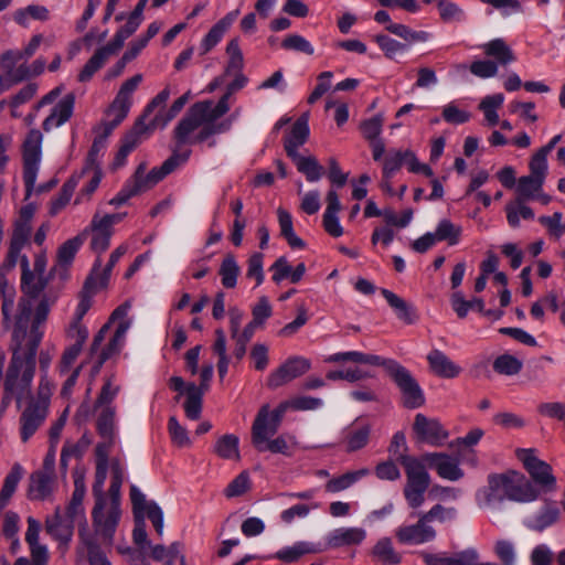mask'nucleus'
<instances>
[{"instance_id":"nucleus-1","label":"nucleus","mask_w":565,"mask_h":565,"mask_svg":"<svg viewBox=\"0 0 565 565\" xmlns=\"http://www.w3.org/2000/svg\"><path fill=\"white\" fill-rule=\"evenodd\" d=\"M50 312L47 299H41L35 307L33 320L31 319V303L22 300L19 306V315L12 330L10 349L12 355L3 375V394L1 398V412H4L12 401L18 406L30 396L36 367V352L43 338L42 324Z\"/></svg>"},{"instance_id":"nucleus-2","label":"nucleus","mask_w":565,"mask_h":565,"mask_svg":"<svg viewBox=\"0 0 565 565\" xmlns=\"http://www.w3.org/2000/svg\"><path fill=\"white\" fill-rule=\"evenodd\" d=\"M365 363L375 366H383L388 375L398 386L402 393L403 405L406 408L414 409L425 404L424 392L411 372L392 359H384L376 354H367L360 351H347L333 353L326 358V362H347Z\"/></svg>"},{"instance_id":"nucleus-3","label":"nucleus","mask_w":565,"mask_h":565,"mask_svg":"<svg viewBox=\"0 0 565 565\" xmlns=\"http://www.w3.org/2000/svg\"><path fill=\"white\" fill-rule=\"evenodd\" d=\"M220 117L216 116L213 102L195 103L175 127L174 135L178 143L204 141L214 134L226 131L230 124H215V120Z\"/></svg>"},{"instance_id":"nucleus-4","label":"nucleus","mask_w":565,"mask_h":565,"mask_svg":"<svg viewBox=\"0 0 565 565\" xmlns=\"http://www.w3.org/2000/svg\"><path fill=\"white\" fill-rule=\"evenodd\" d=\"M92 516L96 535L104 544L111 545L121 516L120 497H97Z\"/></svg>"},{"instance_id":"nucleus-5","label":"nucleus","mask_w":565,"mask_h":565,"mask_svg":"<svg viewBox=\"0 0 565 565\" xmlns=\"http://www.w3.org/2000/svg\"><path fill=\"white\" fill-rule=\"evenodd\" d=\"M135 527L132 540L137 546H149L150 541L146 531L145 519L148 518L159 536L163 534V515L161 509L153 501H147L146 497H131Z\"/></svg>"},{"instance_id":"nucleus-6","label":"nucleus","mask_w":565,"mask_h":565,"mask_svg":"<svg viewBox=\"0 0 565 565\" xmlns=\"http://www.w3.org/2000/svg\"><path fill=\"white\" fill-rule=\"evenodd\" d=\"M119 392L120 385L115 382V377L106 379L95 405L103 408L97 418V433L100 438L117 437L116 408L111 403Z\"/></svg>"},{"instance_id":"nucleus-7","label":"nucleus","mask_w":565,"mask_h":565,"mask_svg":"<svg viewBox=\"0 0 565 565\" xmlns=\"http://www.w3.org/2000/svg\"><path fill=\"white\" fill-rule=\"evenodd\" d=\"M43 135L38 129H31L23 142V181L25 199L35 190V182L42 158Z\"/></svg>"},{"instance_id":"nucleus-8","label":"nucleus","mask_w":565,"mask_h":565,"mask_svg":"<svg viewBox=\"0 0 565 565\" xmlns=\"http://www.w3.org/2000/svg\"><path fill=\"white\" fill-rule=\"evenodd\" d=\"M516 456L529 473L531 483L533 482L544 492L557 491V482L551 465L540 459L534 449H519Z\"/></svg>"},{"instance_id":"nucleus-9","label":"nucleus","mask_w":565,"mask_h":565,"mask_svg":"<svg viewBox=\"0 0 565 565\" xmlns=\"http://www.w3.org/2000/svg\"><path fill=\"white\" fill-rule=\"evenodd\" d=\"M189 158V153L173 154L167 159L160 168H153L151 171L146 172V164L141 163L137 168L134 178L129 183L136 193L139 194L145 192L158 182H160L166 175L171 173L178 166L184 163Z\"/></svg>"},{"instance_id":"nucleus-10","label":"nucleus","mask_w":565,"mask_h":565,"mask_svg":"<svg viewBox=\"0 0 565 565\" xmlns=\"http://www.w3.org/2000/svg\"><path fill=\"white\" fill-rule=\"evenodd\" d=\"M23 60V53L20 51H6L0 56V67L3 73H8L10 78L15 83L30 79L32 77L41 75L45 70V60L39 57L31 64L18 63Z\"/></svg>"},{"instance_id":"nucleus-11","label":"nucleus","mask_w":565,"mask_h":565,"mask_svg":"<svg viewBox=\"0 0 565 565\" xmlns=\"http://www.w3.org/2000/svg\"><path fill=\"white\" fill-rule=\"evenodd\" d=\"M488 487L491 492L501 494H527L531 491L530 480L518 470L489 475Z\"/></svg>"},{"instance_id":"nucleus-12","label":"nucleus","mask_w":565,"mask_h":565,"mask_svg":"<svg viewBox=\"0 0 565 565\" xmlns=\"http://www.w3.org/2000/svg\"><path fill=\"white\" fill-rule=\"evenodd\" d=\"M130 305L125 302L117 307L111 316L110 322H117V328L108 345L102 351L98 360V367L108 360L113 354L118 353L125 344L126 334L131 327V321L128 319Z\"/></svg>"},{"instance_id":"nucleus-13","label":"nucleus","mask_w":565,"mask_h":565,"mask_svg":"<svg viewBox=\"0 0 565 565\" xmlns=\"http://www.w3.org/2000/svg\"><path fill=\"white\" fill-rule=\"evenodd\" d=\"M55 483V450L52 448L47 451L42 467L31 473L29 491L38 494H50L56 490Z\"/></svg>"},{"instance_id":"nucleus-14","label":"nucleus","mask_w":565,"mask_h":565,"mask_svg":"<svg viewBox=\"0 0 565 565\" xmlns=\"http://www.w3.org/2000/svg\"><path fill=\"white\" fill-rule=\"evenodd\" d=\"M311 367L308 359L302 356H292L286 360L277 370L273 371L267 380L270 388L280 387L292 380L306 374Z\"/></svg>"},{"instance_id":"nucleus-15","label":"nucleus","mask_w":565,"mask_h":565,"mask_svg":"<svg viewBox=\"0 0 565 565\" xmlns=\"http://www.w3.org/2000/svg\"><path fill=\"white\" fill-rule=\"evenodd\" d=\"M413 429L419 440L431 446H440L448 438V431L437 419L420 413L415 416Z\"/></svg>"},{"instance_id":"nucleus-16","label":"nucleus","mask_w":565,"mask_h":565,"mask_svg":"<svg viewBox=\"0 0 565 565\" xmlns=\"http://www.w3.org/2000/svg\"><path fill=\"white\" fill-rule=\"evenodd\" d=\"M423 460L433 469L436 470L438 476L449 481H457L463 477V471L460 468L459 459L451 457L444 452H430L423 457Z\"/></svg>"},{"instance_id":"nucleus-17","label":"nucleus","mask_w":565,"mask_h":565,"mask_svg":"<svg viewBox=\"0 0 565 565\" xmlns=\"http://www.w3.org/2000/svg\"><path fill=\"white\" fill-rule=\"evenodd\" d=\"M278 427L279 424L269 416V406L264 405L259 409L252 428V438L255 447L264 451V444L276 434Z\"/></svg>"},{"instance_id":"nucleus-18","label":"nucleus","mask_w":565,"mask_h":565,"mask_svg":"<svg viewBox=\"0 0 565 565\" xmlns=\"http://www.w3.org/2000/svg\"><path fill=\"white\" fill-rule=\"evenodd\" d=\"M405 473L407 477V490L405 494H424L430 483V477L418 459L407 460L405 465Z\"/></svg>"},{"instance_id":"nucleus-19","label":"nucleus","mask_w":565,"mask_h":565,"mask_svg":"<svg viewBox=\"0 0 565 565\" xmlns=\"http://www.w3.org/2000/svg\"><path fill=\"white\" fill-rule=\"evenodd\" d=\"M21 268H22V276H21V288L25 297H22L19 302L22 300H28L31 303V310L33 309V299L40 295V292L45 287V279L43 276L33 273L30 269V263L29 258L26 256H22L21 258ZM20 303H18V307ZM19 312L15 315L18 316ZM17 317H14L15 319Z\"/></svg>"},{"instance_id":"nucleus-20","label":"nucleus","mask_w":565,"mask_h":565,"mask_svg":"<svg viewBox=\"0 0 565 565\" xmlns=\"http://www.w3.org/2000/svg\"><path fill=\"white\" fill-rule=\"evenodd\" d=\"M45 530L55 540L67 545L73 536L74 523L62 513L60 508H56L54 514L46 518Z\"/></svg>"},{"instance_id":"nucleus-21","label":"nucleus","mask_w":565,"mask_h":565,"mask_svg":"<svg viewBox=\"0 0 565 565\" xmlns=\"http://www.w3.org/2000/svg\"><path fill=\"white\" fill-rule=\"evenodd\" d=\"M47 414L49 412L43 407L26 405L20 416V437L23 443H26L42 426Z\"/></svg>"},{"instance_id":"nucleus-22","label":"nucleus","mask_w":565,"mask_h":565,"mask_svg":"<svg viewBox=\"0 0 565 565\" xmlns=\"http://www.w3.org/2000/svg\"><path fill=\"white\" fill-rule=\"evenodd\" d=\"M75 96L65 95L51 110V114L43 121L44 131L49 132L64 125L73 115Z\"/></svg>"},{"instance_id":"nucleus-23","label":"nucleus","mask_w":565,"mask_h":565,"mask_svg":"<svg viewBox=\"0 0 565 565\" xmlns=\"http://www.w3.org/2000/svg\"><path fill=\"white\" fill-rule=\"evenodd\" d=\"M427 522L423 515L417 524L398 529L396 531L398 541L406 544H422L431 541L435 537V531L427 525Z\"/></svg>"},{"instance_id":"nucleus-24","label":"nucleus","mask_w":565,"mask_h":565,"mask_svg":"<svg viewBox=\"0 0 565 565\" xmlns=\"http://www.w3.org/2000/svg\"><path fill=\"white\" fill-rule=\"evenodd\" d=\"M102 441H99L96 446V457H97V463H96V473H95V484H94V493L100 494L102 488L104 486V482L106 480L107 476V466H108V456L111 450V448L117 443V437L111 438H100Z\"/></svg>"},{"instance_id":"nucleus-25","label":"nucleus","mask_w":565,"mask_h":565,"mask_svg":"<svg viewBox=\"0 0 565 565\" xmlns=\"http://www.w3.org/2000/svg\"><path fill=\"white\" fill-rule=\"evenodd\" d=\"M147 129L146 124L139 120L132 130L122 139L121 146L113 162L115 169L126 163L128 154L147 137Z\"/></svg>"},{"instance_id":"nucleus-26","label":"nucleus","mask_w":565,"mask_h":565,"mask_svg":"<svg viewBox=\"0 0 565 565\" xmlns=\"http://www.w3.org/2000/svg\"><path fill=\"white\" fill-rule=\"evenodd\" d=\"M102 266L100 257H97L90 275L87 277L84 285V292L81 296V299L76 306L74 316L72 320L82 321L84 316L87 313L92 306V296L102 287L98 286L97 282V267Z\"/></svg>"},{"instance_id":"nucleus-27","label":"nucleus","mask_w":565,"mask_h":565,"mask_svg":"<svg viewBox=\"0 0 565 565\" xmlns=\"http://www.w3.org/2000/svg\"><path fill=\"white\" fill-rule=\"evenodd\" d=\"M530 497H483L479 501V507L484 509L493 519H500L513 511V502L526 501ZM536 499V497H531Z\"/></svg>"},{"instance_id":"nucleus-28","label":"nucleus","mask_w":565,"mask_h":565,"mask_svg":"<svg viewBox=\"0 0 565 565\" xmlns=\"http://www.w3.org/2000/svg\"><path fill=\"white\" fill-rule=\"evenodd\" d=\"M239 10H233L228 12L224 18L217 21L201 42V53L206 54L210 52L223 38L225 32L231 28L234 21L237 19Z\"/></svg>"},{"instance_id":"nucleus-29","label":"nucleus","mask_w":565,"mask_h":565,"mask_svg":"<svg viewBox=\"0 0 565 565\" xmlns=\"http://www.w3.org/2000/svg\"><path fill=\"white\" fill-rule=\"evenodd\" d=\"M310 130L308 125V116L302 115L294 124L290 134L286 137L284 147L289 158L299 154L298 149L306 143Z\"/></svg>"},{"instance_id":"nucleus-30","label":"nucleus","mask_w":565,"mask_h":565,"mask_svg":"<svg viewBox=\"0 0 565 565\" xmlns=\"http://www.w3.org/2000/svg\"><path fill=\"white\" fill-rule=\"evenodd\" d=\"M427 361L431 371L445 379H454L461 372V367L452 362L444 352L440 350H431L427 355Z\"/></svg>"},{"instance_id":"nucleus-31","label":"nucleus","mask_w":565,"mask_h":565,"mask_svg":"<svg viewBox=\"0 0 565 565\" xmlns=\"http://www.w3.org/2000/svg\"><path fill=\"white\" fill-rule=\"evenodd\" d=\"M365 531L359 527L337 529L328 536L327 545L330 548L358 545L365 539Z\"/></svg>"},{"instance_id":"nucleus-32","label":"nucleus","mask_w":565,"mask_h":565,"mask_svg":"<svg viewBox=\"0 0 565 565\" xmlns=\"http://www.w3.org/2000/svg\"><path fill=\"white\" fill-rule=\"evenodd\" d=\"M15 290L12 286L8 284V281L3 278L0 279V300L1 305V313H2V323L6 329H13L14 326V317L18 313V307L15 308L14 303Z\"/></svg>"},{"instance_id":"nucleus-33","label":"nucleus","mask_w":565,"mask_h":565,"mask_svg":"<svg viewBox=\"0 0 565 565\" xmlns=\"http://www.w3.org/2000/svg\"><path fill=\"white\" fill-rule=\"evenodd\" d=\"M534 509L536 511L531 527L536 531H543L545 527L555 523L558 519V508L545 498H542L540 502L535 504Z\"/></svg>"},{"instance_id":"nucleus-34","label":"nucleus","mask_w":565,"mask_h":565,"mask_svg":"<svg viewBox=\"0 0 565 565\" xmlns=\"http://www.w3.org/2000/svg\"><path fill=\"white\" fill-rule=\"evenodd\" d=\"M420 556L423 557L426 565H469V563L476 556V550L468 548L458 552L451 556H446L445 554H430L427 552H422Z\"/></svg>"},{"instance_id":"nucleus-35","label":"nucleus","mask_w":565,"mask_h":565,"mask_svg":"<svg viewBox=\"0 0 565 565\" xmlns=\"http://www.w3.org/2000/svg\"><path fill=\"white\" fill-rule=\"evenodd\" d=\"M381 294L399 320L407 324H412L416 321V311L412 305L388 289H382Z\"/></svg>"},{"instance_id":"nucleus-36","label":"nucleus","mask_w":565,"mask_h":565,"mask_svg":"<svg viewBox=\"0 0 565 565\" xmlns=\"http://www.w3.org/2000/svg\"><path fill=\"white\" fill-rule=\"evenodd\" d=\"M87 232H92V241H90V248L97 253L102 254L105 252L110 244V237L113 235V230H109L104 224L99 222V214L96 213L90 222V225L88 228H86Z\"/></svg>"},{"instance_id":"nucleus-37","label":"nucleus","mask_w":565,"mask_h":565,"mask_svg":"<svg viewBox=\"0 0 565 565\" xmlns=\"http://www.w3.org/2000/svg\"><path fill=\"white\" fill-rule=\"evenodd\" d=\"M131 103L115 97L107 109L106 119L103 122L105 136L109 135L128 115Z\"/></svg>"},{"instance_id":"nucleus-38","label":"nucleus","mask_w":565,"mask_h":565,"mask_svg":"<svg viewBox=\"0 0 565 565\" xmlns=\"http://www.w3.org/2000/svg\"><path fill=\"white\" fill-rule=\"evenodd\" d=\"M483 53L495 60L497 65H508L515 61L511 47L502 40L494 39L481 45Z\"/></svg>"},{"instance_id":"nucleus-39","label":"nucleus","mask_w":565,"mask_h":565,"mask_svg":"<svg viewBox=\"0 0 565 565\" xmlns=\"http://www.w3.org/2000/svg\"><path fill=\"white\" fill-rule=\"evenodd\" d=\"M297 170L306 177L308 182H318L324 174V168L313 156L297 154L290 158Z\"/></svg>"},{"instance_id":"nucleus-40","label":"nucleus","mask_w":565,"mask_h":565,"mask_svg":"<svg viewBox=\"0 0 565 565\" xmlns=\"http://www.w3.org/2000/svg\"><path fill=\"white\" fill-rule=\"evenodd\" d=\"M239 439L236 435L226 434L217 438L213 451L222 459L239 460Z\"/></svg>"},{"instance_id":"nucleus-41","label":"nucleus","mask_w":565,"mask_h":565,"mask_svg":"<svg viewBox=\"0 0 565 565\" xmlns=\"http://www.w3.org/2000/svg\"><path fill=\"white\" fill-rule=\"evenodd\" d=\"M372 556L383 565H397L402 561L401 554L395 551L392 541L387 537L381 539L374 545Z\"/></svg>"},{"instance_id":"nucleus-42","label":"nucleus","mask_w":565,"mask_h":565,"mask_svg":"<svg viewBox=\"0 0 565 565\" xmlns=\"http://www.w3.org/2000/svg\"><path fill=\"white\" fill-rule=\"evenodd\" d=\"M526 200L515 199L505 205L507 220L511 227L516 228L520 226L521 218L533 220V210L525 204Z\"/></svg>"},{"instance_id":"nucleus-43","label":"nucleus","mask_w":565,"mask_h":565,"mask_svg":"<svg viewBox=\"0 0 565 565\" xmlns=\"http://www.w3.org/2000/svg\"><path fill=\"white\" fill-rule=\"evenodd\" d=\"M280 234L288 242L291 248H303L305 242L294 231L292 217L289 212L279 207L277 210Z\"/></svg>"},{"instance_id":"nucleus-44","label":"nucleus","mask_w":565,"mask_h":565,"mask_svg":"<svg viewBox=\"0 0 565 565\" xmlns=\"http://www.w3.org/2000/svg\"><path fill=\"white\" fill-rule=\"evenodd\" d=\"M81 179V174L72 175L62 186L58 195L51 201L50 204V214L56 215L61 210H63L67 203L70 202L73 193L78 185Z\"/></svg>"},{"instance_id":"nucleus-45","label":"nucleus","mask_w":565,"mask_h":565,"mask_svg":"<svg viewBox=\"0 0 565 565\" xmlns=\"http://www.w3.org/2000/svg\"><path fill=\"white\" fill-rule=\"evenodd\" d=\"M50 12L46 7L39 4H30L25 8L19 9L13 14V20L21 26L28 28L30 19L46 21L49 20Z\"/></svg>"},{"instance_id":"nucleus-46","label":"nucleus","mask_w":565,"mask_h":565,"mask_svg":"<svg viewBox=\"0 0 565 565\" xmlns=\"http://www.w3.org/2000/svg\"><path fill=\"white\" fill-rule=\"evenodd\" d=\"M204 392L199 388L194 383L186 385V399L184 403V411L188 418L196 420L200 418L202 412V396Z\"/></svg>"},{"instance_id":"nucleus-47","label":"nucleus","mask_w":565,"mask_h":565,"mask_svg":"<svg viewBox=\"0 0 565 565\" xmlns=\"http://www.w3.org/2000/svg\"><path fill=\"white\" fill-rule=\"evenodd\" d=\"M370 470L366 468L347 472L338 478L331 479L328 481L326 490L328 492H341L349 489L353 483L359 481L361 478L367 476Z\"/></svg>"},{"instance_id":"nucleus-48","label":"nucleus","mask_w":565,"mask_h":565,"mask_svg":"<svg viewBox=\"0 0 565 565\" xmlns=\"http://www.w3.org/2000/svg\"><path fill=\"white\" fill-rule=\"evenodd\" d=\"M504 96L501 93L486 96L479 104V109L483 113L484 119L489 126L499 122L497 109L502 106Z\"/></svg>"},{"instance_id":"nucleus-49","label":"nucleus","mask_w":565,"mask_h":565,"mask_svg":"<svg viewBox=\"0 0 565 565\" xmlns=\"http://www.w3.org/2000/svg\"><path fill=\"white\" fill-rule=\"evenodd\" d=\"M461 233L462 227L447 218L441 220L434 232L437 242L446 241L451 246L459 243Z\"/></svg>"},{"instance_id":"nucleus-50","label":"nucleus","mask_w":565,"mask_h":565,"mask_svg":"<svg viewBox=\"0 0 565 565\" xmlns=\"http://www.w3.org/2000/svg\"><path fill=\"white\" fill-rule=\"evenodd\" d=\"M239 266L233 255H226L221 264L218 274L221 276L222 285L225 288H234L237 284L239 275Z\"/></svg>"},{"instance_id":"nucleus-51","label":"nucleus","mask_w":565,"mask_h":565,"mask_svg":"<svg viewBox=\"0 0 565 565\" xmlns=\"http://www.w3.org/2000/svg\"><path fill=\"white\" fill-rule=\"evenodd\" d=\"M371 428L369 425L353 426L345 436L348 451H356L369 443Z\"/></svg>"},{"instance_id":"nucleus-52","label":"nucleus","mask_w":565,"mask_h":565,"mask_svg":"<svg viewBox=\"0 0 565 565\" xmlns=\"http://www.w3.org/2000/svg\"><path fill=\"white\" fill-rule=\"evenodd\" d=\"M544 180L532 177V175H524L521 177L518 180L516 184V192L519 196L516 199L522 200H534L537 192L542 190Z\"/></svg>"},{"instance_id":"nucleus-53","label":"nucleus","mask_w":565,"mask_h":565,"mask_svg":"<svg viewBox=\"0 0 565 565\" xmlns=\"http://www.w3.org/2000/svg\"><path fill=\"white\" fill-rule=\"evenodd\" d=\"M236 73L237 74L234 81L231 84H228L226 93L222 96L217 104H214L216 116H223L230 110V97L236 90L242 89L248 82L247 77L244 74H242L241 72Z\"/></svg>"},{"instance_id":"nucleus-54","label":"nucleus","mask_w":565,"mask_h":565,"mask_svg":"<svg viewBox=\"0 0 565 565\" xmlns=\"http://www.w3.org/2000/svg\"><path fill=\"white\" fill-rule=\"evenodd\" d=\"M79 537L87 548L89 565H111L96 541L84 530H79Z\"/></svg>"},{"instance_id":"nucleus-55","label":"nucleus","mask_w":565,"mask_h":565,"mask_svg":"<svg viewBox=\"0 0 565 565\" xmlns=\"http://www.w3.org/2000/svg\"><path fill=\"white\" fill-rule=\"evenodd\" d=\"M52 392V382L50 381L47 374H42L39 382L36 396L29 402V405L43 407L44 411L49 412Z\"/></svg>"},{"instance_id":"nucleus-56","label":"nucleus","mask_w":565,"mask_h":565,"mask_svg":"<svg viewBox=\"0 0 565 565\" xmlns=\"http://www.w3.org/2000/svg\"><path fill=\"white\" fill-rule=\"evenodd\" d=\"M86 234H87V230H84L81 235L66 241L58 248L57 258L61 264L66 265L73 260L77 250L82 246Z\"/></svg>"},{"instance_id":"nucleus-57","label":"nucleus","mask_w":565,"mask_h":565,"mask_svg":"<svg viewBox=\"0 0 565 565\" xmlns=\"http://www.w3.org/2000/svg\"><path fill=\"white\" fill-rule=\"evenodd\" d=\"M522 365L518 358L511 354H502L494 360L493 370L499 374L511 376L518 374Z\"/></svg>"},{"instance_id":"nucleus-58","label":"nucleus","mask_w":565,"mask_h":565,"mask_svg":"<svg viewBox=\"0 0 565 565\" xmlns=\"http://www.w3.org/2000/svg\"><path fill=\"white\" fill-rule=\"evenodd\" d=\"M107 60L108 58L99 50H97L79 72L77 76L78 82H89L95 73L105 65Z\"/></svg>"},{"instance_id":"nucleus-59","label":"nucleus","mask_w":565,"mask_h":565,"mask_svg":"<svg viewBox=\"0 0 565 565\" xmlns=\"http://www.w3.org/2000/svg\"><path fill=\"white\" fill-rule=\"evenodd\" d=\"M563 214L558 211L552 215H542L539 217V222L546 228L547 234L558 239L565 232V226L562 223Z\"/></svg>"},{"instance_id":"nucleus-60","label":"nucleus","mask_w":565,"mask_h":565,"mask_svg":"<svg viewBox=\"0 0 565 565\" xmlns=\"http://www.w3.org/2000/svg\"><path fill=\"white\" fill-rule=\"evenodd\" d=\"M89 444L90 439L86 435H83L77 443H65L61 451V463L66 466L70 458L81 457L88 448Z\"/></svg>"},{"instance_id":"nucleus-61","label":"nucleus","mask_w":565,"mask_h":565,"mask_svg":"<svg viewBox=\"0 0 565 565\" xmlns=\"http://www.w3.org/2000/svg\"><path fill=\"white\" fill-rule=\"evenodd\" d=\"M390 454L402 465H405L407 460L415 459L414 457H409L407 452V444L405 435L401 431L394 434L391 445L388 447Z\"/></svg>"},{"instance_id":"nucleus-62","label":"nucleus","mask_w":565,"mask_h":565,"mask_svg":"<svg viewBox=\"0 0 565 565\" xmlns=\"http://www.w3.org/2000/svg\"><path fill=\"white\" fill-rule=\"evenodd\" d=\"M443 118L448 124L461 125L470 120L471 114L460 109L455 102H450L443 107Z\"/></svg>"},{"instance_id":"nucleus-63","label":"nucleus","mask_w":565,"mask_h":565,"mask_svg":"<svg viewBox=\"0 0 565 565\" xmlns=\"http://www.w3.org/2000/svg\"><path fill=\"white\" fill-rule=\"evenodd\" d=\"M404 163L405 151L390 150L383 162V177L391 179Z\"/></svg>"},{"instance_id":"nucleus-64","label":"nucleus","mask_w":565,"mask_h":565,"mask_svg":"<svg viewBox=\"0 0 565 565\" xmlns=\"http://www.w3.org/2000/svg\"><path fill=\"white\" fill-rule=\"evenodd\" d=\"M168 429L174 445L178 447L191 446L192 443L188 430L178 422L175 417L172 416L169 418Z\"/></svg>"}]
</instances>
